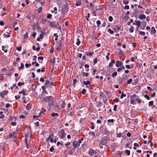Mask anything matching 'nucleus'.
<instances>
[{
	"label": "nucleus",
	"instance_id": "nucleus-60",
	"mask_svg": "<svg viewBox=\"0 0 157 157\" xmlns=\"http://www.w3.org/2000/svg\"><path fill=\"white\" fill-rule=\"evenodd\" d=\"M61 44L62 41H60L58 43V46H59V47H61Z\"/></svg>",
	"mask_w": 157,
	"mask_h": 157
},
{
	"label": "nucleus",
	"instance_id": "nucleus-61",
	"mask_svg": "<svg viewBox=\"0 0 157 157\" xmlns=\"http://www.w3.org/2000/svg\"><path fill=\"white\" fill-rule=\"evenodd\" d=\"M21 47L20 46V47H17V49L18 51H21Z\"/></svg>",
	"mask_w": 157,
	"mask_h": 157
},
{
	"label": "nucleus",
	"instance_id": "nucleus-25",
	"mask_svg": "<svg viewBox=\"0 0 157 157\" xmlns=\"http://www.w3.org/2000/svg\"><path fill=\"white\" fill-rule=\"evenodd\" d=\"M15 133L14 132H12L10 133L9 136V137L10 138H11L12 137H14Z\"/></svg>",
	"mask_w": 157,
	"mask_h": 157
},
{
	"label": "nucleus",
	"instance_id": "nucleus-41",
	"mask_svg": "<svg viewBox=\"0 0 157 157\" xmlns=\"http://www.w3.org/2000/svg\"><path fill=\"white\" fill-rule=\"evenodd\" d=\"M108 31L110 34H113L114 33L113 31L112 30L110 29H109Z\"/></svg>",
	"mask_w": 157,
	"mask_h": 157
},
{
	"label": "nucleus",
	"instance_id": "nucleus-3",
	"mask_svg": "<svg viewBox=\"0 0 157 157\" xmlns=\"http://www.w3.org/2000/svg\"><path fill=\"white\" fill-rule=\"evenodd\" d=\"M138 97L136 95L134 94L132 95L130 98V103L132 105L136 104L135 102L137 101V99H138Z\"/></svg>",
	"mask_w": 157,
	"mask_h": 157
},
{
	"label": "nucleus",
	"instance_id": "nucleus-52",
	"mask_svg": "<svg viewBox=\"0 0 157 157\" xmlns=\"http://www.w3.org/2000/svg\"><path fill=\"white\" fill-rule=\"evenodd\" d=\"M96 23L97 25V26L99 27L100 25L101 24V21L99 20H98L96 22Z\"/></svg>",
	"mask_w": 157,
	"mask_h": 157
},
{
	"label": "nucleus",
	"instance_id": "nucleus-2",
	"mask_svg": "<svg viewBox=\"0 0 157 157\" xmlns=\"http://www.w3.org/2000/svg\"><path fill=\"white\" fill-rule=\"evenodd\" d=\"M54 99V97L52 96H46L44 98V101L46 102H50L49 105L50 106V104H53Z\"/></svg>",
	"mask_w": 157,
	"mask_h": 157
},
{
	"label": "nucleus",
	"instance_id": "nucleus-36",
	"mask_svg": "<svg viewBox=\"0 0 157 157\" xmlns=\"http://www.w3.org/2000/svg\"><path fill=\"white\" fill-rule=\"evenodd\" d=\"M23 36L24 38V39H26L28 38V34L27 33H26L25 34L23 35Z\"/></svg>",
	"mask_w": 157,
	"mask_h": 157
},
{
	"label": "nucleus",
	"instance_id": "nucleus-20",
	"mask_svg": "<svg viewBox=\"0 0 157 157\" xmlns=\"http://www.w3.org/2000/svg\"><path fill=\"white\" fill-rule=\"evenodd\" d=\"M29 135V133H28V134L26 136V137H25V141L26 142V147L27 149H29L30 147L29 145L27 143V135Z\"/></svg>",
	"mask_w": 157,
	"mask_h": 157
},
{
	"label": "nucleus",
	"instance_id": "nucleus-62",
	"mask_svg": "<svg viewBox=\"0 0 157 157\" xmlns=\"http://www.w3.org/2000/svg\"><path fill=\"white\" fill-rule=\"evenodd\" d=\"M119 54L120 55H123V52L121 50H120L119 53Z\"/></svg>",
	"mask_w": 157,
	"mask_h": 157
},
{
	"label": "nucleus",
	"instance_id": "nucleus-18",
	"mask_svg": "<svg viewBox=\"0 0 157 157\" xmlns=\"http://www.w3.org/2000/svg\"><path fill=\"white\" fill-rule=\"evenodd\" d=\"M93 34L94 35V36L93 37V39H97L98 37L96 36L97 33L95 31H94L93 32Z\"/></svg>",
	"mask_w": 157,
	"mask_h": 157
},
{
	"label": "nucleus",
	"instance_id": "nucleus-47",
	"mask_svg": "<svg viewBox=\"0 0 157 157\" xmlns=\"http://www.w3.org/2000/svg\"><path fill=\"white\" fill-rule=\"evenodd\" d=\"M102 105V102H99L97 104V107H100Z\"/></svg>",
	"mask_w": 157,
	"mask_h": 157
},
{
	"label": "nucleus",
	"instance_id": "nucleus-6",
	"mask_svg": "<svg viewBox=\"0 0 157 157\" xmlns=\"http://www.w3.org/2000/svg\"><path fill=\"white\" fill-rule=\"evenodd\" d=\"M8 93V91L7 90H3L2 92L0 93V97L1 98H3L4 97V95H6Z\"/></svg>",
	"mask_w": 157,
	"mask_h": 157
},
{
	"label": "nucleus",
	"instance_id": "nucleus-40",
	"mask_svg": "<svg viewBox=\"0 0 157 157\" xmlns=\"http://www.w3.org/2000/svg\"><path fill=\"white\" fill-rule=\"evenodd\" d=\"M123 3L124 4L127 5L129 3L128 1H125V0H123Z\"/></svg>",
	"mask_w": 157,
	"mask_h": 157
},
{
	"label": "nucleus",
	"instance_id": "nucleus-64",
	"mask_svg": "<svg viewBox=\"0 0 157 157\" xmlns=\"http://www.w3.org/2000/svg\"><path fill=\"white\" fill-rule=\"evenodd\" d=\"M125 67L127 68L128 69H129L131 68L130 66L129 65H125Z\"/></svg>",
	"mask_w": 157,
	"mask_h": 157
},
{
	"label": "nucleus",
	"instance_id": "nucleus-29",
	"mask_svg": "<svg viewBox=\"0 0 157 157\" xmlns=\"http://www.w3.org/2000/svg\"><path fill=\"white\" fill-rule=\"evenodd\" d=\"M151 12V10L150 9H147L145 12V13L146 14H148L150 13Z\"/></svg>",
	"mask_w": 157,
	"mask_h": 157
},
{
	"label": "nucleus",
	"instance_id": "nucleus-35",
	"mask_svg": "<svg viewBox=\"0 0 157 157\" xmlns=\"http://www.w3.org/2000/svg\"><path fill=\"white\" fill-rule=\"evenodd\" d=\"M154 104V101H151L148 103V105L149 106H152Z\"/></svg>",
	"mask_w": 157,
	"mask_h": 157
},
{
	"label": "nucleus",
	"instance_id": "nucleus-56",
	"mask_svg": "<svg viewBox=\"0 0 157 157\" xmlns=\"http://www.w3.org/2000/svg\"><path fill=\"white\" fill-rule=\"evenodd\" d=\"M25 84L24 82H19L18 83V86H21L22 85H24Z\"/></svg>",
	"mask_w": 157,
	"mask_h": 157
},
{
	"label": "nucleus",
	"instance_id": "nucleus-15",
	"mask_svg": "<svg viewBox=\"0 0 157 157\" xmlns=\"http://www.w3.org/2000/svg\"><path fill=\"white\" fill-rule=\"evenodd\" d=\"M120 27L118 25H117L115 26V27L114 29V30L115 32H117V31L120 30Z\"/></svg>",
	"mask_w": 157,
	"mask_h": 157
},
{
	"label": "nucleus",
	"instance_id": "nucleus-63",
	"mask_svg": "<svg viewBox=\"0 0 157 157\" xmlns=\"http://www.w3.org/2000/svg\"><path fill=\"white\" fill-rule=\"evenodd\" d=\"M42 7H41L38 8V13H40L42 12Z\"/></svg>",
	"mask_w": 157,
	"mask_h": 157
},
{
	"label": "nucleus",
	"instance_id": "nucleus-30",
	"mask_svg": "<svg viewBox=\"0 0 157 157\" xmlns=\"http://www.w3.org/2000/svg\"><path fill=\"white\" fill-rule=\"evenodd\" d=\"M51 116L52 117H58L59 114L57 113H52L51 114Z\"/></svg>",
	"mask_w": 157,
	"mask_h": 157
},
{
	"label": "nucleus",
	"instance_id": "nucleus-45",
	"mask_svg": "<svg viewBox=\"0 0 157 157\" xmlns=\"http://www.w3.org/2000/svg\"><path fill=\"white\" fill-rule=\"evenodd\" d=\"M139 34L140 35H142L143 36H144L145 35V33L144 32L141 31L139 32Z\"/></svg>",
	"mask_w": 157,
	"mask_h": 157
},
{
	"label": "nucleus",
	"instance_id": "nucleus-21",
	"mask_svg": "<svg viewBox=\"0 0 157 157\" xmlns=\"http://www.w3.org/2000/svg\"><path fill=\"white\" fill-rule=\"evenodd\" d=\"M50 25L53 27L57 28V26L56 25H55L54 23L53 22H50Z\"/></svg>",
	"mask_w": 157,
	"mask_h": 157
},
{
	"label": "nucleus",
	"instance_id": "nucleus-48",
	"mask_svg": "<svg viewBox=\"0 0 157 157\" xmlns=\"http://www.w3.org/2000/svg\"><path fill=\"white\" fill-rule=\"evenodd\" d=\"M90 13H88L87 14V15L86 16V20L88 21H89V19L88 18L90 17Z\"/></svg>",
	"mask_w": 157,
	"mask_h": 157
},
{
	"label": "nucleus",
	"instance_id": "nucleus-22",
	"mask_svg": "<svg viewBox=\"0 0 157 157\" xmlns=\"http://www.w3.org/2000/svg\"><path fill=\"white\" fill-rule=\"evenodd\" d=\"M83 83L84 85L86 86H87L88 85H90V82L89 81H84L83 82Z\"/></svg>",
	"mask_w": 157,
	"mask_h": 157
},
{
	"label": "nucleus",
	"instance_id": "nucleus-58",
	"mask_svg": "<svg viewBox=\"0 0 157 157\" xmlns=\"http://www.w3.org/2000/svg\"><path fill=\"white\" fill-rule=\"evenodd\" d=\"M52 16V15L51 14H49L47 16V17L48 19L50 18Z\"/></svg>",
	"mask_w": 157,
	"mask_h": 157
},
{
	"label": "nucleus",
	"instance_id": "nucleus-13",
	"mask_svg": "<svg viewBox=\"0 0 157 157\" xmlns=\"http://www.w3.org/2000/svg\"><path fill=\"white\" fill-rule=\"evenodd\" d=\"M128 77L127 75L125 74H123L122 75V79L123 80H126L128 78Z\"/></svg>",
	"mask_w": 157,
	"mask_h": 157
},
{
	"label": "nucleus",
	"instance_id": "nucleus-43",
	"mask_svg": "<svg viewBox=\"0 0 157 157\" xmlns=\"http://www.w3.org/2000/svg\"><path fill=\"white\" fill-rule=\"evenodd\" d=\"M126 96V95L124 94V93L122 92L121 93V95L120 96V98L121 99H122L124 97H125Z\"/></svg>",
	"mask_w": 157,
	"mask_h": 157
},
{
	"label": "nucleus",
	"instance_id": "nucleus-27",
	"mask_svg": "<svg viewBox=\"0 0 157 157\" xmlns=\"http://www.w3.org/2000/svg\"><path fill=\"white\" fill-rule=\"evenodd\" d=\"M25 91L24 90H22L21 91L19 92V94H21L22 93L24 95H26L27 94H26L25 93Z\"/></svg>",
	"mask_w": 157,
	"mask_h": 157
},
{
	"label": "nucleus",
	"instance_id": "nucleus-38",
	"mask_svg": "<svg viewBox=\"0 0 157 157\" xmlns=\"http://www.w3.org/2000/svg\"><path fill=\"white\" fill-rule=\"evenodd\" d=\"M117 74V72H114L112 74V76L113 77H114L115 76H116Z\"/></svg>",
	"mask_w": 157,
	"mask_h": 157
},
{
	"label": "nucleus",
	"instance_id": "nucleus-32",
	"mask_svg": "<svg viewBox=\"0 0 157 157\" xmlns=\"http://www.w3.org/2000/svg\"><path fill=\"white\" fill-rule=\"evenodd\" d=\"M41 113H43L44 114V113H43V112H40L38 116H36V115H33V118L34 119H35L37 117H40V114Z\"/></svg>",
	"mask_w": 157,
	"mask_h": 157
},
{
	"label": "nucleus",
	"instance_id": "nucleus-46",
	"mask_svg": "<svg viewBox=\"0 0 157 157\" xmlns=\"http://www.w3.org/2000/svg\"><path fill=\"white\" fill-rule=\"evenodd\" d=\"M144 97L147 100H149L150 99V97L147 94H145L144 95Z\"/></svg>",
	"mask_w": 157,
	"mask_h": 157
},
{
	"label": "nucleus",
	"instance_id": "nucleus-44",
	"mask_svg": "<svg viewBox=\"0 0 157 157\" xmlns=\"http://www.w3.org/2000/svg\"><path fill=\"white\" fill-rule=\"evenodd\" d=\"M133 27L132 26L129 29V31L130 33H132L133 32Z\"/></svg>",
	"mask_w": 157,
	"mask_h": 157
},
{
	"label": "nucleus",
	"instance_id": "nucleus-53",
	"mask_svg": "<svg viewBox=\"0 0 157 157\" xmlns=\"http://www.w3.org/2000/svg\"><path fill=\"white\" fill-rule=\"evenodd\" d=\"M107 122L108 123L111 122L113 123L114 122V120L113 119H109L107 120Z\"/></svg>",
	"mask_w": 157,
	"mask_h": 157
},
{
	"label": "nucleus",
	"instance_id": "nucleus-24",
	"mask_svg": "<svg viewBox=\"0 0 157 157\" xmlns=\"http://www.w3.org/2000/svg\"><path fill=\"white\" fill-rule=\"evenodd\" d=\"M75 148L74 147V148H73L69 151V154L71 155H72L74 153V152L75 151Z\"/></svg>",
	"mask_w": 157,
	"mask_h": 157
},
{
	"label": "nucleus",
	"instance_id": "nucleus-9",
	"mask_svg": "<svg viewBox=\"0 0 157 157\" xmlns=\"http://www.w3.org/2000/svg\"><path fill=\"white\" fill-rule=\"evenodd\" d=\"M123 63L120 61H117L116 62V66L117 67H121Z\"/></svg>",
	"mask_w": 157,
	"mask_h": 157
},
{
	"label": "nucleus",
	"instance_id": "nucleus-28",
	"mask_svg": "<svg viewBox=\"0 0 157 157\" xmlns=\"http://www.w3.org/2000/svg\"><path fill=\"white\" fill-rule=\"evenodd\" d=\"M10 119L11 121H16V118L14 117L11 116L10 117Z\"/></svg>",
	"mask_w": 157,
	"mask_h": 157
},
{
	"label": "nucleus",
	"instance_id": "nucleus-31",
	"mask_svg": "<svg viewBox=\"0 0 157 157\" xmlns=\"http://www.w3.org/2000/svg\"><path fill=\"white\" fill-rule=\"evenodd\" d=\"M41 33L39 37L40 38H41L42 39H43V35H44V33H43V32H42V30L41 31Z\"/></svg>",
	"mask_w": 157,
	"mask_h": 157
},
{
	"label": "nucleus",
	"instance_id": "nucleus-50",
	"mask_svg": "<svg viewBox=\"0 0 157 157\" xmlns=\"http://www.w3.org/2000/svg\"><path fill=\"white\" fill-rule=\"evenodd\" d=\"M129 7L128 5H126L124 7V10H128L129 9Z\"/></svg>",
	"mask_w": 157,
	"mask_h": 157
},
{
	"label": "nucleus",
	"instance_id": "nucleus-4",
	"mask_svg": "<svg viewBox=\"0 0 157 157\" xmlns=\"http://www.w3.org/2000/svg\"><path fill=\"white\" fill-rule=\"evenodd\" d=\"M100 130L102 133H104L105 135H108L109 134V132L105 128L103 127H100Z\"/></svg>",
	"mask_w": 157,
	"mask_h": 157
},
{
	"label": "nucleus",
	"instance_id": "nucleus-33",
	"mask_svg": "<svg viewBox=\"0 0 157 157\" xmlns=\"http://www.w3.org/2000/svg\"><path fill=\"white\" fill-rule=\"evenodd\" d=\"M139 12V11L138 9H136L134 10V13L135 14L137 15V13Z\"/></svg>",
	"mask_w": 157,
	"mask_h": 157
},
{
	"label": "nucleus",
	"instance_id": "nucleus-19",
	"mask_svg": "<svg viewBox=\"0 0 157 157\" xmlns=\"http://www.w3.org/2000/svg\"><path fill=\"white\" fill-rule=\"evenodd\" d=\"M83 71V70L82 71V76H85L86 77H88L89 75V73H85V72H84Z\"/></svg>",
	"mask_w": 157,
	"mask_h": 157
},
{
	"label": "nucleus",
	"instance_id": "nucleus-11",
	"mask_svg": "<svg viewBox=\"0 0 157 157\" xmlns=\"http://www.w3.org/2000/svg\"><path fill=\"white\" fill-rule=\"evenodd\" d=\"M138 18L140 20H144L146 18V16L144 14H141L138 16Z\"/></svg>",
	"mask_w": 157,
	"mask_h": 157
},
{
	"label": "nucleus",
	"instance_id": "nucleus-10",
	"mask_svg": "<svg viewBox=\"0 0 157 157\" xmlns=\"http://www.w3.org/2000/svg\"><path fill=\"white\" fill-rule=\"evenodd\" d=\"M96 154V151L94 150H93L92 149H91L90 150L89 152V155H92L93 154Z\"/></svg>",
	"mask_w": 157,
	"mask_h": 157
},
{
	"label": "nucleus",
	"instance_id": "nucleus-8",
	"mask_svg": "<svg viewBox=\"0 0 157 157\" xmlns=\"http://www.w3.org/2000/svg\"><path fill=\"white\" fill-rule=\"evenodd\" d=\"M72 145L75 148H77L80 145L77 142V141L75 140L72 143Z\"/></svg>",
	"mask_w": 157,
	"mask_h": 157
},
{
	"label": "nucleus",
	"instance_id": "nucleus-7",
	"mask_svg": "<svg viewBox=\"0 0 157 157\" xmlns=\"http://www.w3.org/2000/svg\"><path fill=\"white\" fill-rule=\"evenodd\" d=\"M11 31L8 30V31L6 32V33L3 34V36L4 37L9 38L10 36V34Z\"/></svg>",
	"mask_w": 157,
	"mask_h": 157
},
{
	"label": "nucleus",
	"instance_id": "nucleus-5",
	"mask_svg": "<svg viewBox=\"0 0 157 157\" xmlns=\"http://www.w3.org/2000/svg\"><path fill=\"white\" fill-rule=\"evenodd\" d=\"M59 133V136L61 139H63L66 136V134L63 129H61Z\"/></svg>",
	"mask_w": 157,
	"mask_h": 157
},
{
	"label": "nucleus",
	"instance_id": "nucleus-16",
	"mask_svg": "<svg viewBox=\"0 0 157 157\" xmlns=\"http://www.w3.org/2000/svg\"><path fill=\"white\" fill-rule=\"evenodd\" d=\"M94 54V52H85V55H86L87 56H91L93 55Z\"/></svg>",
	"mask_w": 157,
	"mask_h": 157
},
{
	"label": "nucleus",
	"instance_id": "nucleus-34",
	"mask_svg": "<svg viewBox=\"0 0 157 157\" xmlns=\"http://www.w3.org/2000/svg\"><path fill=\"white\" fill-rule=\"evenodd\" d=\"M77 79H75L73 80V85L74 86H75V83L77 82Z\"/></svg>",
	"mask_w": 157,
	"mask_h": 157
},
{
	"label": "nucleus",
	"instance_id": "nucleus-57",
	"mask_svg": "<svg viewBox=\"0 0 157 157\" xmlns=\"http://www.w3.org/2000/svg\"><path fill=\"white\" fill-rule=\"evenodd\" d=\"M122 154V152L120 151H118L117 152L116 155H121Z\"/></svg>",
	"mask_w": 157,
	"mask_h": 157
},
{
	"label": "nucleus",
	"instance_id": "nucleus-51",
	"mask_svg": "<svg viewBox=\"0 0 157 157\" xmlns=\"http://www.w3.org/2000/svg\"><path fill=\"white\" fill-rule=\"evenodd\" d=\"M113 18L112 16H109V20L110 22H112L113 20Z\"/></svg>",
	"mask_w": 157,
	"mask_h": 157
},
{
	"label": "nucleus",
	"instance_id": "nucleus-55",
	"mask_svg": "<svg viewBox=\"0 0 157 157\" xmlns=\"http://www.w3.org/2000/svg\"><path fill=\"white\" fill-rule=\"evenodd\" d=\"M132 78H129L128 80L127 83L128 84H129L131 83L132 81Z\"/></svg>",
	"mask_w": 157,
	"mask_h": 157
},
{
	"label": "nucleus",
	"instance_id": "nucleus-37",
	"mask_svg": "<svg viewBox=\"0 0 157 157\" xmlns=\"http://www.w3.org/2000/svg\"><path fill=\"white\" fill-rule=\"evenodd\" d=\"M90 125H91V128L92 129H94V124L93 122H90Z\"/></svg>",
	"mask_w": 157,
	"mask_h": 157
},
{
	"label": "nucleus",
	"instance_id": "nucleus-39",
	"mask_svg": "<svg viewBox=\"0 0 157 157\" xmlns=\"http://www.w3.org/2000/svg\"><path fill=\"white\" fill-rule=\"evenodd\" d=\"M125 153L127 154V155L129 156L130 155V151L129 150H126L125 151Z\"/></svg>",
	"mask_w": 157,
	"mask_h": 157
},
{
	"label": "nucleus",
	"instance_id": "nucleus-17",
	"mask_svg": "<svg viewBox=\"0 0 157 157\" xmlns=\"http://www.w3.org/2000/svg\"><path fill=\"white\" fill-rule=\"evenodd\" d=\"M49 84H50V81L48 80H46V82H45V85H44V86H45V87H48L49 86Z\"/></svg>",
	"mask_w": 157,
	"mask_h": 157
},
{
	"label": "nucleus",
	"instance_id": "nucleus-1",
	"mask_svg": "<svg viewBox=\"0 0 157 157\" xmlns=\"http://www.w3.org/2000/svg\"><path fill=\"white\" fill-rule=\"evenodd\" d=\"M109 140V138L107 136H104L101 138L99 141V145H105L108 141Z\"/></svg>",
	"mask_w": 157,
	"mask_h": 157
},
{
	"label": "nucleus",
	"instance_id": "nucleus-59",
	"mask_svg": "<svg viewBox=\"0 0 157 157\" xmlns=\"http://www.w3.org/2000/svg\"><path fill=\"white\" fill-rule=\"evenodd\" d=\"M24 67V65L23 63H21V67H19L18 68L19 70H20L21 68H23Z\"/></svg>",
	"mask_w": 157,
	"mask_h": 157
},
{
	"label": "nucleus",
	"instance_id": "nucleus-54",
	"mask_svg": "<svg viewBox=\"0 0 157 157\" xmlns=\"http://www.w3.org/2000/svg\"><path fill=\"white\" fill-rule=\"evenodd\" d=\"M86 90L85 89H83L82 91V94H85L86 93Z\"/></svg>",
	"mask_w": 157,
	"mask_h": 157
},
{
	"label": "nucleus",
	"instance_id": "nucleus-23",
	"mask_svg": "<svg viewBox=\"0 0 157 157\" xmlns=\"http://www.w3.org/2000/svg\"><path fill=\"white\" fill-rule=\"evenodd\" d=\"M31 109V105L29 104H28L26 106V109L28 110H30Z\"/></svg>",
	"mask_w": 157,
	"mask_h": 157
},
{
	"label": "nucleus",
	"instance_id": "nucleus-49",
	"mask_svg": "<svg viewBox=\"0 0 157 157\" xmlns=\"http://www.w3.org/2000/svg\"><path fill=\"white\" fill-rule=\"evenodd\" d=\"M113 101L114 102H118L119 101V99L117 98H116L114 99H113Z\"/></svg>",
	"mask_w": 157,
	"mask_h": 157
},
{
	"label": "nucleus",
	"instance_id": "nucleus-14",
	"mask_svg": "<svg viewBox=\"0 0 157 157\" xmlns=\"http://www.w3.org/2000/svg\"><path fill=\"white\" fill-rule=\"evenodd\" d=\"M81 0H78L77 1H76V3L75 5L77 6H80L81 4Z\"/></svg>",
	"mask_w": 157,
	"mask_h": 157
},
{
	"label": "nucleus",
	"instance_id": "nucleus-12",
	"mask_svg": "<svg viewBox=\"0 0 157 157\" xmlns=\"http://www.w3.org/2000/svg\"><path fill=\"white\" fill-rule=\"evenodd\" d=\"M156 33V30L154 27L153 26L151 27V34H154Z\"/></svg>",
	"mask_w": 157,
	"mask_h": 157
},
{
	"label": "nucleus",
	"instance_id": "nucleus-26",
	"mask_svg": "<svg viewBox=\"0 0 157 157\" xmlns=\"http://www.w3.org/2000/svg\"><path fill=\"white\" fill-rule=\"evenodd\" d=\"M135 21L136 22V25L138 27H140L141 25V22H140V21L139 20H138L137 21L136 20V21Z\"/></svg>",
	"mask_w": 157,
	"mask_h": 157
},
{
	"label": "nucleus",
	"instance_id": "nucleus-42",
	"mask_svg": "<svg viewBox=\"0 0 157 157\" xmlns=\"http://www.w3.org/2000/svg\"><path fill=\"white\" fill-rule=\"evenodd\" d=\"M77 42H76V45L78 46H79L80 44L81 43V41L80 40V39L78 38L77 39Z\"/></svg>",
	"mask_w": 157,
	"mask_h": 157
}]
</instances>
